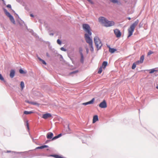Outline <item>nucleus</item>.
<instances>
[{
  "label": "nucleus",
  "mask_w": 158,
  "mask_h": 158,
  "mask_svg": "<svg viewBox=\"0 0 158 158\" xmlns=\"http://www.w3.org/2000/svg\"><path fill=\"white\" fill-rule=\"evenodd\" d=\"M139 22V20L137 19L133 24L128 29V35L127 38H128L131 36L133 34L134 31L135 27L137 25Z\"/></svg>",
  "instance_id": "1"
},
{
  "label": "nucleus",
  "mask_w": 158,
  "mask_h": 158,
  "mask_svg": "<svg viewBox=\"0 0 158 158\" xmlns=\"http://www.w3.org/2000/svg\"><path fill=\"white\" fill-rule=\"evenodd\" d=\"M94 42L97 50H98L101 49L102 45V41L98 36H96L94 37Z\"/></svg>",
  "instance_id": "2"
},
{
  "label": "nucleus",
  "mask_w": 158,
  "mask_h": 158,
  "mask_svg": "<svg viewBox=\"0 0 158 158\" xmlns=\"http://www.w3.org/2000/svg\"><path fill=\"white\" fill-rule=\"evenodd\" d=\"M3 10L6 15L9 18L10 21L14 24H15V22L13 16L8 12L7 10L5 8H3Z\"/></svg>",
  "instance_id": "3"
},
{
  "label": "nucleus",
  "mask_w": 158,
  "mask_h": 158,
  "mask_svg": "<svg viewBox=\"0 0 158 158\" xmlns=\"http://www.w3.org/2000/svg\"><path fill=\"white\" fill-rule=\"evenodd\" d=\"M83 29L87 33V34H91L92 32L91 31L89 25L87 23H84L82 25Z\"/></svg>",
  "instance_id": "4"
},
{
  "label": "nucleus",
  "mask_w": 158,
  "mask_h": 158,
  "mask_svg": "<svg viewBox=\"0 0 158 158\" xmlns=\"http://www.w3.org/2000/svg\"><path fill=\"white\" fill-rule=\"evenodd\" d=\"M92 33L91 34H87L85 33V38L87 43L89 44H93V40L90 37L92 35Z\"/></svg>",
  "instance_id": "5"
},
{
  "label": "nucleus",
  "mask_w": 158,
  "mask_h": 158,
  "mask_svg": "<svg viewBox=\"0 0 158 158\" xmlns=\"http://www.w3.org/2000/svg\"><path fill=\"white\" fill-rule=\"evenodd\" d=\"M114 24L115 23L114 21H109L107 19L104 26L106 27H110L113 26L114 25Z\"/></svg>",
  "instance_id": "6"
},
{
  "label": "nucleus",
  "mask_w": 158,
  "mask_h": 158,
  "mask_svg": "<svg viewBox=\"0 0 158 158\" xmlns=\"http://www.w3.org/2000/svg\"><path fill=\"white\" fill-rule=\"evenodd\" d=\"M107 19L104 17H100L98 18V21L102 25L104 26Z\"/></svg>",
  "instance_id": "7"
},
{
  "label": "nucleus",
  "mask_w": 158,
  "mask_h": 158,
  "mask_svg": "<svg viewBox=\"0 0 158 158\" xmlns=\"http://www.w3.org/2000/svg\"><path fill=\"white\" fill-rule=\"evenodd\" d=\"M99 106L102 108H105L107 107V104L105 100H104L98 105Z\"/></svg>",
  "instance_id": "8"
},
{
  "label": "nucleus",
  "mask_w": 158,
  "mask_h": 158,
  "mask_svg": "<svg viewBox=\"0 0 158 158\" xmlns=\"http://www.w3.org/2000/svg\"><path fill=\"white\" fill-rule=\"evenodd\" d=\"M114 33L117 38H119L121 36V33L118 29H116L114 30Z\"/></svg>",
  "instance_id": "9"
},
{
  "label": "nucleus",
  "mask_w": 158,
  "mask_h": 158,
  "mask_svg": "<svg viewBox=\"0 0 158 158\" xmlns=\"http://www.w3.org/2000/svg\"><path fill=\"white\" fill-rule=\"evenodd\" d=\"M94 98H93L90 101L83 103L82 105L86 106L89 104H93L94 103Z\"/></svg>",
  "instance_id": "10"
},
{
  "label": "nucleus",
  "mask_w": 158,
  "mask_h": 158,
  "mask_svg": "<svg viewBox=\"0 0 158 158\" xmlns=\"http://www.w3.org/2000/svg\"><path fill=\"white\" fill-rule=\"evenodd\" d=\"M52 116L51 114L50 113H47L43 115L42 117L44 119H46L48 118L51 117Z\"/></svg>",
  "instance_id": "11"
},
{
  "label": "nucleus",
  "mask_w": 158,
  "mask_h": 158,
  "mask_svg": "<svg viewBox=\"0 0 158 158\" xmlns=\"http://www.w3.org/2000/svg\"><path fill=\"white\" fill-rule=\"evenodd\" d=\"M15 74V71L14 69H11L10 71V76L11 78L14 77Z\"/></svg>",
  "instance_id": "12"
},
{
  "label": "nucleus",
  "mask_w": 158,
  "mask_h": 158,
  "mask_svg": "<svg viewBox=\"0 0 158 158\" xmlns=\"http://www.w3.org/2000/svg\"><path fill=\"white\" fill-rule=\"evenodd\" d=\"M98 120V116L97 115H94L93 118V123H94Z\"/></svg>",
  "instance_id": "13"
},
{
  "label": "nucleus",
  "mask_w": 158,
  "mask_h": 158,
  "mask_svg": "<svg viewBox=\"0 0 158 158\" xmlns=\"http://www.w3.org/2000/svg\"><path fill=\"white\" fill-rule=\"evenodd\" d=\"M108 64V62L106 61H104L102 63V66H101L104 69H105Z\"/></svg>",
  "instance_id": "14"
},
{
  "label": "nucleus",
  "mask_w": 158,
  "mask_h": 158,
  "mask_svg": "<svg viewBox=\"0 0 158 158\" xmlns=\"http://www.w3.org/2000/svg\"><path fill=\"white\" fill-rule=\"evenodd\" d=\"M110 1L113 3H117L118 5H120L121 4L120 2H119L118 0H110Z\"/></svg>",
  "instance_id": "15"
},
{
  "label": "nucleus",
  "mask_w": 158,
  "mask_h": 158,
  "mask_svg": "<svg viewBox=\"0 0 158 158\" xmlns=\"http://www.w3.org/2000/svg\"><path fill=\"white\" fill-rule=\"evenodd\" d=\"M117 50V49L114 48H110V49L109 50V51L111 53H114L115 51Z\"/></svg>",
  "instance_id": "16"
},
{
  "label": "nucleus",
  "mask_w": 158,
  "mask_h": 158,
  "mask_svg": "<svg viewBox=\"0 0 158 158\" xmlns=\"http://www.w3.org/2000/svg\"><path fill=\"white\" fill-rule=\"evenodd\" d=\"M53 136V134L52 133H49L47 134V138L48 139H51Z\"/></svg>",
  "instance_id": "17"
},
{
  "label": "nucleus",
  "mask_w": 158,
  "mask_h": 158,
  "mask_svg": "<svg viewBox=\"0 0 158 158\" xmlns=\"http://www.w3.org/2000/svg\"><path fill=\"white\" fill-rule=\"evenodd\" d=\"M19 72L21 74H25L27 73L26 71H24L21 68L19 69Z\"/></svg>",
  "instance_id": "18"
},
{
  "label": "nucleus",
  "mask_w": 158,
  "mask_h": 158,
  "mask_svg": "<svg viewBox=\"0 0 158 158\" xmlns=\"http://www.w3.org/2000/svg\"><path fill=\"white\" fill-rule=\"evenodd\" d=\"M33 113V112L32 111H28L25 110L23 112L24 114H30Z\"/></svg>",
  "instance_id": "19"
},
{
  "label": "nucleus",
  "mask_w": 158,
  "mask_h": 158,
  "mask_svg": "<svg viewBox=\"0 0 158 158\" xmlns=\"http://www.w3.org/2000/svg\"><path fill=\"white\" fill-rule=\"evenodd\" d=\"M38 59L40 61H41L42 63L44 64V65H46L47 64V63H46V62H45V61L42 59H41L40 58V57H38Z\"/></svg>",
  "instance_id": "20"
},
{
  "label": "nucleus",
  "mask_w": 158,
  "mask_h": 158,
  "mask_svg": "<svg viewBox=\"0 0 158 158\" xmlns=\"http://www.w3.org/2000/svg\"><path fill=\"white\" fill-rule=\"evenodd\" d=\"M81 55V59H80V62L82 64L84 63V57L83 55Z\"/></svg>",
  "instance_id": "21"
},
{
  "label": "nucleus",
  "mask_w": 158,
  "mask_h": 158,
  "mask_svg": "<svg viewBox=\"0 0 158 158\" xmlns=\"http://www.w3.org/2000/svg\"><path fill=\"white\" fill-rule=\"evenodd\" d=\"M78 70H76L75 71H74L72 72H70L69 73V75H71L72 74H76L77 73H78Z\"/></svg>",
  "instance_id": "22"
},
{
  "label": "nucleus",
  "mask_w": 158,
  "mask_h": 158,
  "mask_svg": "<svg viewBox=\"0 0 158 158\" xmlns=\"http://www.w3.org/2000/svg\"><path fill=\"white\" fill-rule=\"evenodd\" d=\"M144 59V55H143L141 56L139 61L142 63L143 62V60Z\"/></svg>",
  "instance_id": "23"
},
{
  "label": "nucleus",
  "mask_w": 158,
  "mask_h": 158,
  "mask_svg": "<svg viewBox=\"0 0 158 158\" xmlns=\"http://www.w3.org/2000/svg\"><path fill=\"white\" fill-rule=\"evenodd\" d=\"M90 47V50L92 52H93L94 50V48L93 45V44H89Z\"/></svg>",
  "instance_id": "24"
},
{
  "label": "nucleus",
  "mask_w": 158,
  "mask_h": 158,
  "mask_svg": "<svg viewBox=\"0 0 158 158\" xmlns=\"http://www.w3.org/2000/svg\"><path fill=\"white\" fill-rule=\"evenodd\" d=\"M20 85L21 89H23L24 87V83L23 81L21 82Z\"/></svg>",
  "instance_id": "25"
},
{
  "label": "nucleus",
  "mask_w": 158,
  "mask_h": 158,
  "mask_svg": "<svg viewBox=\"0 0 158 158\" xmlns=\"http://www.w3.org/2000/svg\"><path fill=\"white\" fill-rule=\"evenodd\" d=\"M0 80L3 81L4 82H6V81L4 80V77L1 73H0Z\"/></svg>",
  "instance_id": "26"
},
{
  "label": "nucleus",
  "mask_w": 158,
  "mask_h": 158,
  "mask_svg": "<svg viewBox=\"0 0 158 158\" xmlns=\"http://www.w3.org/2000/svg\"><path fill=\"white\" fill-rule=\"evenodd\" d=\"M102 67L101 66H100V67L99 68L98 72V74H100L102 73Z\"/></svg>",
  "instance_id": "27"
},
{
  "label": "nucleus",
  "mask_w": 158,
  "mask_h": 158,
  "mask_svg": "<svg viewBox=\"0 0 158 158\" xmlns=\"http://www.w3.org/2000/svg\"><path fill=\"white\" fill-rule=\"evenodd\" d=\"M31 104L37 105L38 106H39L40 105L39 103L34 102H31Z\"/></svg>",
  "instance_id": "28"
},
{
  "label": "nucleus",
  "mask_w": 158,
  "mask_h": 158,
  "mask_svg": "<svg viewBox=\"0 0 158 158\" xmlns=\"http://www.w3.org/2000/svg\"><path fill=\"white\" fill-rule=\"evenodd\" d=\"M136 64L135 62L134 63L132 66V69H135L136 67Z\"/></svg>",
  "instance_id": "29"
},
{
  "label": "nucleus",
  "mask_w": 158,
  "mask_h": 158,
  "mask_svg": "<svg viewBox=\"0 0 158 158\" xmlns=\"http://www.w3.org/2000/svg\"><path fill=\"white\" fill-rule=\"evenodd\" d=\"M148 70L150 71L149 73L150 74L152 73L155 72V69H154V68L149 70Z\"/></svg>",
  "instance_id": "30"
},
{
  "label": "nucleus",
  "mask_w": 158,
  "mask_h": 158,
  "mask_svg": "<svg viewBox=\"0 0 158 158\" xmlns=\"http://www.w3.org/2000/svg\"><path fill=\"white\" fill-rule=\"evenodd\" d=\"M82 52V49L81 47H80L79 48V52L80 54V55H83V53Z\"/></svg>",
  "instance_id": "31"
},
{
  "label": "nucleus",
  "mask_w": 158,
  "mask_h": 158,
  "mask_svg": "<svg viewBox=\"0 0 158 158\" xmlns=\"http://www.w3.org/2000/svg\"><path fill=\"white\" fill-rule=\"evenodd\" d=\"M57 43L59 45H61L62 44V41L59 39H58L57 40Z\"/></svg>",
  "instance_id": "32"
},
{
  "label": "nucleus",
  "mask_w": 158,
  "mask_h": 158,
  "mask_svg": "<svg viewBox=\"0 0 158 158\" xmlns=\"http://www.w3.org/2000/svg\"><path fill=\"white\" fill-rule=\"evenodd\" d=\"M153 53V52L150 50L148 52V54H147V56H149L150 55L152 54Z\"/></svg>",
  "instance_id": "33"
},
{
  "label": "nucleus",
  "mask_w": 158,
  "mask_h": 158,
  "mask_svg": "<svg viewBox=\"0 0 158 158\" xmlns=\"http://www.w3.org/2000/svg\"><path fill=\"white\" fill-rule=\"evenodd\" d=\"M31 32H33V35H34V36L35 37H37L38 36V35H37V34L36 33H34L33 31V30H31Z\"/></svg>",
  "instance_id": "34"
},
{
  "label": "nucleus",
  "mask_w": 158,
  "mask_h": 158,
  "mask_svg": "<svg viewBox=\"0 0 158 158\" xmlns=\"http://www.w3.org/2000/svg\"><path fill=\"white\" fill-rule=\"evenodd\" d=\"M48 147V146L46 145H43V146H40L41 149H43V148H47Z\"/></svg>",
  "instance_id": "35"
},
{
  "label": "nucleus",
  "mask_w": 158,
  "mask_h": 158,
  "mask_svg": "<svg viewBox=\"0 0 158 158\" xmlns=\"http://www.w3.org/2000/svg\"><path fill=\"white\" fill-rule=\"evenodd\" d=\"M60 50L61 51H63L64 52H65L67 50L65 48H64L63 47H61L60 48Z\"/></svg>",
  "instance_id": "36"
},
{
  "label": "nucleus",
  "mask_w": 158,
  "mask_h": 158,
  "mask_svg": "<svg viewBox=\"0 0 158 158\" xmlns=\"http://www.w3.org/2000/svg\"><path fill=\"white\" fill-rule=\"evenodd\" d=\"M87 1L89 2V3L91 4H94V2L92 1V0H87Z\"/></svg>",
  "instance_id": "37"
},
{
  "label": "nucleus",
  "mask_w": 158,
  "mask_h": 158,
  "mask_svg": "<svg viewBox=\"0 0 158 158\" xmlns=\"http://www.w3.org/2000/svg\"><path fill=\"white\" fill-rule=\"evenodd\" d=\"M136 64H141L142 63L139 60H138L136 61L135 62Z\"/></svg>",
  "instance_id": "38"
},
{
  "label": "nucleus",
  "mask_w": 158,
  "mask_h": 158,
  "mask_svg": "<svg viewBox=\"0 0 158 158\" xmlns=\"http://www.w3.org/2000/svg\"><path fill=\"white\" fill-rule=\"evenodd\" d=\"M6 7L8 8H10V9H12L11 6L10 4L7 5Z\"/></svg>",
  "instance_id": "39"
},
{
  "label": "nucleus",
  "mask_w": 158,
  "mask_h": 158,
  "mask_svg": "<svg viewBox=\"0 0 158 158\" xmlns=\"http://www.w3.org/2000/svg\"><path fill=\"white\" fill-rule=\"evenodd\" d=\"M12 11L19 18V15L15 12V11L14 10H12Z\"/></svg>",
  "instance_id": "40"
},
{
  "label": "nucleus",
  "mask_w": 158,
  "mask_h": 158,
  "mask_svg": "<svg viewBox=\"0 0 158 158\" xmlns=\"http://www.w3.org/2000/svg\"><path fill=\"white\" fill-rule=\"evenodd\" d=\"M57 138H58V137H57V136H55L52 139V140H54V139H55Z\"/></svg>",
  "instance_id": "41"
},
{
  "label": "nucleus",
  "mask_w": 158,
  "mask_h": 158,
  "mask_svg": "<svg viewBox=\"0 0 158 158\" xmlns=\"http://www.w3.org/2000/svg\"><path fill=\"white\" fill-rule=\"evenodd\" d=\"M26 126L27 127V129L30 128L29 127V124L27 122V123H26Z\"/></svg>",
  "instance_id": "42"
},
{
  "label": "nucleus",
  "mask_w": 158,
  "mask_h": 158,
  "mask_svg": "<svg viewBox=\"0 0 158 158\" xmlns=\"http://www.w3.org/2000/svg\"><path fill=\"white\" fill-rule=\"evenodd\" d=\"M25 9L26 10L28 11L29 10V9L28 7H27V6H25Z\"/></svg>",
  "instance_id": "43"
},
{
  "label": "nucleus",
  "mask_w": 158,
  "mask_h": 158,
  "mask_svg": "<svg viewBox=\"0 0 158 158\" xmlns=\"http://www.w3.org/2000/svg\"><path fill=\"white\" fill-rule=\"evenodd\" d=\"M25 102L27 103H29V104H31V102H30V101H29L28 100H26L25 101Z\"/></svg>",
  "instance_id": "44"
},
{
  "label": "nucleus",
  "mask_w": 158,
  "mask_h": 158,
  "mask_svg": "<svg viewBox=\"0 0 158 158\" xmlns=\"http://www.w3.org/2000/svg\"><path fill=\"white\" fill-rule=\"evenodd\" d=\"M86 52L87 54H88L89 53V50L88 48H86Z\"/></svg>",
  "instance_id": "45"
},
{
  "label": "nucleus",
  "mask_w": 158,
  "mask_h": 158,
  "mask_svg": "<svg viewBox=\"0 0 158 158\" xmlns=\"http://www.w3.org/2000/svg\"><path fill=\"white\" fill-rule=\"evenodd\" d=\"M46 56L48 57H50V55H49V54L48 53V52H47L46 53Z\"/></svg>",
  "instance_id": "46"
},
{
  "label": "nucleus",
  "mask_w": 158,
  "mask_h": 158,
  "mask_svg": "<svg viewBox=\"0 0 158 158\" xmlns=\"http://www.w3.org/2000/svg\"><path fill=\"white\" fill-rule=\"evenodd\" d=\"M61 135H62V134H59L57 136L58 138H59L60 137V136H61Z\"/></svg>",
  "instance_id": "47"
},
{
  "label": "nucleus",
  "mask_w": 158,
  "mask_h": 158,
  "mask_svg": "<svg viewBox=\"0 0 158 158\" xmlns=\"http://www.w3.org/2000/svg\"><path fill=\"white\" fill-rule=\"evenodd\" d=\"M30 16L32 17H34V15L32 14H30Z\"/></svg>",
  "instance_id": "48"
},
{
  "label": "nucleus",
  "mask_w": 158,
  "mask_h": 158,
  "mask_svg": "<svg viewBox=\"0 0 158 158\" xmlns=\"http://www.w3.org/2000/svg\"><path fill=\"white\" fill-rule=\"evenodd\" d=\"M107 47L109 48V50L110 49V48H111L110 47V45H108L107 44Z\"/></svg>",
  "instance_id": "49"
},
{
  "label": "nucleus",
  "mask_w": 158,
  "mask_h": 158,
  "mask_svg": "<svg viewBox=\"0 0 158 158\" xmlns=\"http://www.w3.org/2000/svg\"><path fill=\"white\" fill-rule=\"evenodd\" d=\"M3 2V4L5 5H6V2H5V1H4H4H2Z\"/></svg>",
  "instance_id": "50"
},
{
  "label": "nucleus",
  "mask_w": 158,
  "mask_h": 158,
  "mask_svg": "<svg viewBox=\"0 0 158 158\" xmlns=\"http://www.w3.org/2000/svg\"><path fill=\"white\" fill-rule=\"evenodd\" d=\"M49 35H52V36H53L54 35V33H49Z\"/></svg>",
  "instance_id": "51"
},
{
  "label": "nucleus",
  "mask_w": 158,
  "mask_h": 158,
  "mask_svg": "<svg viewBox=\"0 0 158 158\" xmlns=\"http://www.w3.org/2000/svg\"><path fill=\"white\" fill-rule=\"evenodd\" d=\"M155 69V72H157L158 71V70L156 69L157 68H154Z\"/></svg>",
  "instance_id": "52"
},
{
  "label": "nucleus",
  "mask_w": 158,
  "mask_h": 158,
  "mask_svg": "<svg viewBox=\"0 0 158 158\" xmlns=\"http://www.w3.org/2000/svg\"><path fill=\"white\" fill-rule=\"evenodd\" d=\"M60 58H61V59L63 58V57L61 55H60Z\"/></svg>",
  "instance_id": "53"
},
{
  "label": "nucleus",
  "mask_w": 158,
  "mask_h": 158,
  "mask_svg": "<svg viewBox=\"0 0 158 158\" xmlns=\"http://www.w3.org/2000/svg\"><path fill=\"white\" fill-rule=\"evenodd\" d=\"M37 149H41L40 146V147H38L36 148Z\"/></svg>",
  "instance_id": "54"
},
{
  "label": "nucleus",
  "mask_w": 158,
  "mask_h": 158,
  "mask_svg": "<svg viewBox=\"0 0 158 158\" xmlns=\"http://www.w3.org/2000/svg\"><path fill=\"white\" fill-rule=\"evenodd\" d=\"M17 2H20L21 1V0H16Z\"/></svg>",
  "instance_id": "55"
},
{
  "label": "nucleus",
  "mask_w": 158,
  "mask_h": 158,
  "mask_svg": "<svg viewBox=\"0 0 158 158\" xmlns=\"http://www.w3.org/2000/svg\"><path fill=\"white\" fill-rule=\"evenodd\" d=\"M128 19H129V20H130L131 19V18L130 17H128Z\"/></svg>",
  "instance_id": "56"
},
{
  "label": "nucleus",
  "mask_w": 158,
  "mask_h": 158,
  "mask_svg": "<svg viewBox=\"0 0 158 158\" xmlns=\"http://www.w3.org/2000/svg\"><path fill=\"white\" fill-rule=\"evenodd\" d=\"M68 129H69V125H68Z\"/></svg>",
  "instance_id": "57"
},
{
  "label": "nucleus",
  "mask_w": 158,
  "mask_h": 158,
  "mask_svg": "<svg viewBox=\"0 0 158 158\" xmlns=\"http://www.w3.org/2000/svg\"><path fill=\"white\" fill-rule=\"evenodd\" d=\"M139 113L140 109H139Z\"/></svg>",
  "instance_id": "58"
},
{
  "label": "nucleus",
  "mask_w": 158,
  "mask_h": 158,
  "mask_svg": "<svg viewBox=\"0 0 158 158\" xmlns=\"http://www.w3.org/2000/svg\"><path fill=\"white\" fill-rule=\"evenodd\" d=\"M23 6H25V5L24 4H23Z\"/></svg>",
  "instance_id": "59"
},
{
  "label": "nucleus",
  "mask_w": 158,
  "mask_h": 158,
  "mask_svg": "<svg viewBox=\"0 0 158 158\" xmlns=\"http://www.w3.org/2000/svg\"><path fill=\"white\" fill-rule=\"evenodd\" d=\"M139 26H141L140 23V24H139Z\"/></svg>",
  "instance_id": "60"
},
{
  "label": "nucleus",
  "mask_w": 158,
  "mask_h": 158,
  "mask_svg": "<svg viewBox=\"0 0 158 158\" xmlns=\"http://www.w3.org/2000/svg\"><path fill=\"white\" fill-rule=\"evenodd\" d=\"M139 26H141L140 23V24H139Z\"/></svg>",
  "instance_id": "61"
},
{
  "label": "nucleus",
  "mask_w": 158,
  "mask_h": 158,
  "mask_svg": "<svg viewBox=\"0 0 158 158\" xmlns=\"http://www.w3.org/2000/svg\"><path fill=\"white\" fill-rule=\"evenodd\" d=\"M2 1H4V0H1Z\"/></svg>",
  "instance_id": "62"
}]
</instances>
